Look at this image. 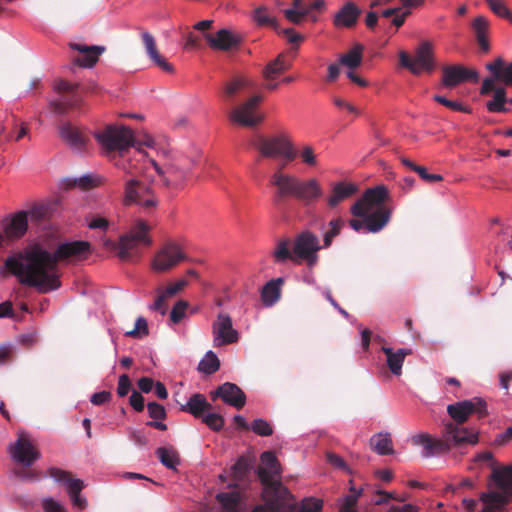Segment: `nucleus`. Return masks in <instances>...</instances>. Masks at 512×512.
Returning <instances> with one entry per match:
<instances>
[{"instance_id": "nucleus-3", "label": "nucleus", "mask_w": 512, "mask_h": 512, "mask_svg": "<svg viewBox=\"0 0 512 512\" xmlns=\"http://www.w3.org/2000/svg\"><path fill=\"white\" fill-rule=\"evenodd\" d=\"M388 198L389 191L384 185L367 189L350 208L353 216L364 220L351 219L350 227L357 232L363 227L372 233L381 231L390 220L391 211L385 205Z\"/></svg>"}, {"instance_id": "nucleus-62", "label": "nucleus", "mask_w": 512, "mask_h": 512, "mask_svg": "<svg viewBox=\"0 0 512 512\" xmlns=\"http://www.w3.org/2000/svg\"><path fill=\"white\" fill-rule=\"evenodd\" d=\"M131 389V381L127 374H122L118 379L117 394L119 397H124Z\"/></svg>"}, {"instance_id": "nucleus-16", "label": "nucleus", "mask_w": 512, "mask_h": 512, "mask_svg": "<svg viewBox=\"0 0 512 512\" xmlns=\"http://www.w3.org/2000/svg\"><path fill=\"white\" fill-rule=\"evenodd\" d=\"M77 89L78 85L76 84L63 80L59 81L55 85V90L62 94V96L61 99L50 102L52 110L58 114H65L69 109L78 107L81 102V98Z\"/></svg>"}, {"instance_id": "nucleus-57", "label": "nucleus", "mask_w": 512, "mask_h": 512, "mask_svg": "<svg viewBox=\"0 0 512 512\" xmlns=\"http://www.w3.org/2000/svg\"><path fill=\"white\" fill-rule=\"evenodd\" d=\"M50 212V208L45 204L34 205L29 211H27V217L30 216L32 219L39 221L45 219Z\"/></svg>"}, {"instance_id": "nucleus-6", "label": "nucleus", "mask_w": 512, "mask_h": 512, "mask_svg": "<svg viewBox=\"0 0 512 512\" xmlns=\"http://www.w3.org/2000/svg\"><path fill=\"white\" fill-rule=\"evenodd\" d=\"M150 229L146 222L139 220L128 234L120 237L118 243L112 240H105L104 247L117 251V255L122 261H133L140 256V246L149 247L152 244V240L148 235Z\"/></svg>"}, {"instance_id": "nucleus-15", "label": "nucleus", "mask_w": 512, "mask_h": 512, "mask_svg": "<svg viewBox=\"0 0 512 512\" xmlns=\"http://www.w3.org/2000/svg\"><path fill=\"white\" fill-rule=\"evenodd\" d=\"M185 259L186 256L181 251L180 246L169 242L155 254L152 260V269L158 273L166 272L176 267Z\"/></svg>"}, {"instance_id": "nucleus-19", "label": "nucleus", "mask_w": 512, "mask_h": 512, "mask_svg": "<svg viewBox=\"0 0 512 512\" xmlns=\"http://www.w3.org/2000/svg\"><path fill=\"white\" fill-rule=\"evenodd\" d=\"M276 488H263L261 496L265 505L256 506L252 512H284L286 502L292 498V495H284L282 492L275 491Z\"/></svg>"}, {"instance_id": "nucleus-28", "label": "nucleus", "mask_w": 512, "mask_h": 512, "mask_svg": "<svg viewBox=\"0 0 512 512\" xmlns=\"http://www.w3.org/2000/svg\"><path fill=\"white\" fill-rule=\"evenodd\" d=\"M48 474L57 482L66 485L69 497L80 494L84 488V482L81 479L73 478L72 474L68 471L52 467L48 470Z\"/></svg>"}, {"instance_id": "nucleus-43", "label": "nucleus", "mask_w": 512, "mask_h": 512, "mask_svg": "<svg viewBox=\"0 0 512 512\" xmlns=\"http://www.w3.org/2000/svg\"><path fill=\"white\" fill-rule=\"evenodd\" d=\"M363 49L361 44H356L349 52L341 56L340 63L350 69L357 68L362 61Z\"/></svg>"}, {"instance_id": "nucleus-9", "label": "nucleus", "mask_w": 512, "mask_h": 512, "mask_svg": "<svg viewBox=\"0 0 512 512\" xmlns=\"http://www.w3.org/2000/svg\"><path fill=\"white\" fill-rule=\"evenodd\" d=\"M399 57L401 65L414 75H419L423 71L431 73L435 69L433 44L429 40H424L419 44L413 58L406 52H401Z\"/></svg>"}, {"instance_id": "nucleus-14", "label": "nucleus", "mask_w": 512, "mask_h": 512, "mask_svg": "<svg viewBox=\"0 0 512 512\" xmlns=\"http://www.w3.org/2000/svg\"><path fill=\"white\" fill-rule=\"evenodd\" d=\"M118 156V158H113L114 165L119 170L124 172V177L134 176L139 178L144 169L147 167V164H150L151 160L148 159L147 154L139 148H135L133 152L128 149V151L123 153V155Z\"/></svg>"}, {"instance_id": "nucleus-55", "label": "nucleus", "mask_w": 512, "mask_h": 512, "mask_svg": "<svg viewBox=\"0 0 512 512\" xmlns=\"http://www.w3.org/2000/svg\"><path fill=\"white\" fill-rule=\"evenodd\" d=\"M188 307V302L179 300L176 302L170 313V320L172 323H179L185 316V311Z\"/></svg>"}, {"instance_id": "nucleus-49", "label": "nucleus", "mask_w": 512, "mask_h": 512, "mask_svg": "<svg viewBox=\"0 0 512 512\" xmlns=\"http://www.w3.org/2000/svg\"><path fill=\"white\" fill-rule=\"evenodd\" d=\"M149 334L148 324L144 317H138L134 329L125 332L126 337L141 339Z\"/></svg>"}, {"instance_id": "nucleus-54", "label": "nucleus", "mask_w": 512, "mask_h": 512, "mask_svg": "<svg viewBox=\"0 0 512 512\" xmlns=\"http://www.w3.org/2000/svg\"><path fill=\"white\" fill-rule=\"evenodd\" d=\"M433 99L437 103L447 107L448 109H450L452 111L464 112V113H469L470 112V110L467 107H464L461 103H459L457 101L449 100V99H447L444 96L435 95L433 97Z\"/></svg>"}, {"instance_id": "nucleus-36", "label": "nucleus", "mask_w": 512, "mask_h": 512, "mask_svg": "<svg viewBox=\"0 0 512 512\" xmlns=\"http://www.w3.org/2000/svg\"><path fill=\"white\" fill-rule=\"evenodd\" d=\"M372 449L379 455L394 453L392 439L389 433H378L370 439Z\"/></svg>"}, {"instance_id": "nucleus-4", "label": "nucleus", "mask_w": 512, "mask_h": 512, "mask_svg": "<svg viewBox=\"0 0 512 512\" xmlns=\"http://www.w3.org/2000/svg\"><path fill=\"white\" fill-rule=\"evenodd\" d=\"M415 445L424 446L425 457L447 453L453 448L476 445L479 442L478 431L473 428L460 427L456 424H444L441 439H433L428 434H418L412 439Z\"/></svg>"}, {"instance_id": "nucleus-53", "label": "nucleus", "mask_w": 512, "mask_h": 512, "mask_svg": "<svg viewBox=\"0 0 512 512\" xmlns=\"http://www.w3.org/2000/svg\"><path fill=\"white\" fill-rule=\"evenodd\" d=\"M249 470V464L246 458L240 457L231 467V474L235 480H242Z\"/></svg>"}, {"instance_id": "nucleus-34", "label": "nucleus", "mask_w": 512, "mask_h": 512, "mask_svg": "<svg viewBox=\"0 0 512 512\" xmlns=\"http://www.w3.org/2000/svg\"><path fill=\"white\" fill-rule=\"evenodd\" d=\"M250 87H252V82L248 78L237 76L224 84L223 96L227 101H232L242 91Z\"/></svg>"}, {"instance_id": "nucleus-61", "label": "nucleus", "mask_w": 512, "mask_h": 512, "mask_svg": "<svg viewBox=\"0 0 512 512\" xmlns=\"http://www.w3.org/2000/svg\"><path fill=\"white\" fill-rule=\"evenodd\" d=\"M412 8H403L401 7V12H396L392 18L390 19V24L395 26L397 29L400 28L404 23L407 17H409L412 12Z\"/></svg>"}, {"instance_id": "nucleus-17", "label": "nucleus", "mask_w": 512, "mask_h": 512, "mask_svg": "<svg viewBox=\"0 0 512 512\" xmlns=\"http://www.w3.org/2000/svg\"><path fill=\"white\" fill-rule=\"evenodd\" d=\"M212 334L214 347L235 343L239 338L238 332L233 328L231 317L222 312L212 324Z\"/></svg>"}, {"instance_id": "nucleus-59", "label": "nucleus", "mask_w": 512, "mask_h": 512, "mask_svg": "<svg viewBox=\"0 0 512 512\" xmlns=\"http://www.w3.org/2000/svg\"><path fill=\"white\" fill-rule=\"evenodd\" d=\"M70 186H79L82 189H90L98 185V179L90 175H84L78 179H74Z\"/></svg>"}, {"instance_id": "nucleus-33", "label": "nucleus", "mask_w": 512, "mask_h": 512, "mask_svg": "<svg viewBox=\"0 0 512 512\" xmlns=\"http://www.w3.org/2000/svg\"><path fill=\"white\" fill-rule=\"evenodd\" d=\"M212 409V405L206 400L205 396L200 393L193 394L188 402L181 407L182 411L189 412L196 418L203 417L204 412Z\"/></svg>"}, {"instance_id": "nucleus-25", "label": "nucleus", "mask_w": 512, "mask_h": 512, "mask_svg": "<svg viewBox=\"0 0 512 512\" xmlns=\"http://www.w3.org/2000/svg\"><path fill=\"white\" fill-rule=\"evenodd\" d=\"M142 42L145 47L146 53L154 64L161 70L167 73H173L174 67L170 64L158 51L156 41L149 32H143L141 34Z\"/></svg>"}, {"instance_id": "nucleus-41", "label": "nucleus", "mask_w": 512, "mask_h": 512, "mask_svg": "<svg viewBox=\"0 0 512 512\" xmlns=\"http://www.w3.org/2000/svg\"><path fill=\"white\" fill-rule=\"evenodd\" d=\"M289 512H321L322 501L313 497L304 498L300 503L286 504Z\"/></svg>"}, {"instance_id": "nucleus-40", "label": "nucleus", "mask_w": 512, "mask_h": 512, "mask_svg": "<svg viewBox=\"0 0 512 512\" xmlns=\"http://www.w3.org/2000/svg\"><path fill=\"white\" fill-rule=\"evenodd\" d=\"M492 479L499 489L512 496V468L506 467L502 471L494 470Z\"/></svg>"}, {"instance_id": "nucleus-22", "label": "nucleus", "mask_w": 512, "mask_h": 512, "mask_svg": "<svg viewBox=\"0 0 512 512\" xmlns=\"http://www.w3.org/2000/svg\"><path fill=\"white\" fill-rule=\"evenodd\" d=\"M10 452L12 458L24 465L29 467L34 461L40 457V453L35 449L31 442L24 436H20L16 443L11 446Z\"/></svg>"}, {"instance_id": "nucleus-37", "label": "nucleus", "mask_w": 512, "mask_h": 512, "mask_svg": "<svg viewBox=\"0 0 512 512\" xmlns=\"http://www.w3.org/2000/svg\"><path fill=\"white\" fill-rule=\"evenodd\" d=\"M493 94V100L487 102L486 107L489 112L492 113H505L508 111V108L505 107V103L508 102L509 99L506 98V89L504 87H496L494 84V90L491 91Z\"/></svg>"}, {"instance_id": "nucleus-24", "label": "nucleus", "mask_w": 512, "mask_h": 512, "mask_svg": "<svg viewBox=\"0 0 512 512\" xmlns=\"http://www.w3.org/2000/svg\"><path fill=\"white\" fill-rule=\"evenodd\" d=\"M70 47L80 53V56L74 60V63L85 68L93 67L97 63L99 56L105 51L103 46H87L79 43H72Z\"/></svg>"}, {"instance_id": "nucleus-7", "label": "nucleus", "mask_w": 512, "mask_h": 512, "mask_svg": "<svg viewBox=\"0 0 512 512\" xmlns=\"http://www.w3.org/2000/svg\"><path fill=\"white\" fill-rule=\"evenodd\" d=\"M103 153L115 158L116 154L123 155L128 149L135 147V138L131 129L125 126L108 125L94 134Z\"/></svg>"}, {"instance_id": "nucleus-1", "label": "nucleus", "mask_w": 512, "mask_h": 512, "mask_svg": "<svg viewBox=\"0 0 512 512\" xmlns=\"http://www.w3.org/2000/svg\"><path fill=\"white\" fill-rule=\"evenodd\" d=\"M91 253L87 241L64 242L50 252L40 245H34L23 253L8 257L5 267L23 285L35 288L39 293H48L61 286L59 262H77L86 259Z\"/></svg>"}, {"instance_id": "nucleus-60", "label": "nucleus", "mask_w": 512, "mask_h": 512, "mask_svg": "<svg viewBox=\"0 0 512 512\" xmlns=\"http://www.w3.org/2000/svg\"><path fill=\"white\" fill-rule=\"evenodd\" d=\"M414 172H416L421 179L428 183L440 182L443 180L442 175L429 173L424 166L419 165L418 167L414 168Z\"/></svg>"}, {"instance_id": "nucleus-11", "label": "nucleus", "mask_w": 512, "mask_h": 512, "mask_svg": "<svg viewBox=\"0 0 512 512\" xmlns=\"http://www.w3.org/2000/svg\"><path fill=\"white\" fill-rule=\"evenodd\" d=\"M491 76L486 77L480 89L481 95H488L494 90V84L499 83L512 87V61L507 63L502 57H497L485 65Z\"/></svg>"}, {"instance_id": "nucleus-20", "label": "nucleus", "mask_w": 512, "mask_h": 512, "mask_svg": "<svg viewBox=\"0 0 512 512\" xmlns=\"http://www.w3.org/2000/svg\"><path fill=\"white\" fill-rule=\"evenodd\" d=\"M150 165H152L157 173L162 176L163 184L166 187H179L184 181L190 167L179 163H172L168 165L165 170L158 166V164L154 160H150Z\"/></svg>"}, {"instance_id": "nucleus-35", "label": "nucleus", "mask_w": 512, "mask_h": 512, "mask_svg": "<svg viewBox=\"0 0 512 512\" xmlns=\"http://www.w3.org/2000/svg\"><path fill=\"white\" fill-rule=\"evenodd\" d=\"M291 67V64L285 60L283 53L279 54L274 60L267 63L263 69V78L265 80H274Z\"/></svg>"}, {"instance_id": "nucleus-30", "label": "nucleus", "mask_w": 512, "mask_h": 512, "mask_svg": "<svg viewBox=\"0 0 512 512\" xmlns=\"http://www.w3.org/2000/svg\"><path fill=\"white\" fill-rule=\"evenodd\" d=\"M27 213L20 211L16 213L4 226L5 236L9 239H18L27 231Z\"/></svg>"}, {"instance_id": "nucleus-21", "label": "nucleus", "mask_w": 512, "mask_h": 512, "mask_svg": "<svg viewBox=\"0 0 512 512\" xmlns=\"http://www.w3.org/2000/svg\"><path fill=\"white\" fill-rule=\"evenodd\" d=\"M205 40L208 46L214 50L230 51L238 48L241 38L230 30L223 28L215 34L205 33Z\"/></svg>"}, {"instance_id": "nucleus-32", "label": "nucleus", "mask_w": 512, "mask_h": 512, "mask_svg": "<svg viewBox=\"0 0 512 512\" xmlns=\"http://www.w3.org/2000/svg\"><path fill=\"white\" fill-rule=\"evenodd\" d=\"M490 22L484 16H477L471 23V28L474 32L476 41L480 49L487 53L490 50V43L488 40Z\"/></svg>"}, {"instance_id": "nucleus-52", "label": "nucleus", "mask_w": 512, "mask_h": 512, "mask_svg": "<svg viewBox=\"0 0 512 512\" xmlns=\"http://www.w3.org/2000/svg\"><path fill=\"white\" fill-rule=\"evenodd\" d=\"M203 423H205L211 430L220 431L225 423L223 416L217 413H208L202 417Z\"/></svg>"}, {"instance_id": "nucleus-45", "label": "nucleus", "mask_w": 512, "mask_h": 512, "mask_svg": "<svg viewBox=\"0 0 512 512\" xmlns=\"http://www.w3.org/2000/svg\"><path fill=\"white\" fill-rule=\"evenodd\" d=\"M329 229L323 234V248L331 246L333 239L338 236L345 226V222L342 218L332 219L328 223Z\"/></svg>"}, {"instance_id": "nucleus-58", "label": "nucleus", "mask_w": 512, "mask_h": 512, "mask_svg": "<svg viewBox=\"0 0 512 512\" xmlns=\"http://www.w3.org/2000/svg\"><path fill=\"white\" fill-rule=\"evenodd\" d=\"M149 416L156 420H163L166 418V411L164 406L156 402H149L147 404Z\"/></svg>"}, {"instance_id": "nucleus-8", "label": "nucleus", "mask_w": 512, "mask_h": 512, "mask_svg": "<svg viewBox=\"0 0 512 512\" xmlns=\"http://www.w3.org/2000/svg\"><path fill=\"white\" fill-rule=\"evenodd\" d=\"M123 203L126 206L137 204L145 211H151L156 208L158 199L153 190L145 185L137 177H123Z\"/></svg>"}, {"instance_id": "nucleus-63", "label": "nucleus", "mask_w": 512, "mask_h": 512, "mask_svg": "<svg viewBox=\"0 0 512 512\" xmlns=\"http://www.w3.org/2000/svg\"><path fill=\"white\" fill-rule=\"evenodd\" d=\"M129 403H130L131 407L137 412H141L144 410V407H145L144 397L141 395V393H139L137 391L132 392V394L129 398Z\"/></svg>"}, {"instance_id": "nucleus-26", "label": "nucleus", "mask_w": 512, "mask_h": 512, "mask_svg": "<svg viewBox=\"0 0 512 512\" xmlns=\"http://www.w3.org/2000/svg\"><path fill=\"white\" fill-rule=\"evenodd\" d=\"M357 191L358 187L354 183L345 181L334 183L331 188V193L326 200L328 207H337L341 202L356 194Z\"/></svg>"}, {"instance_id": "nucleus-56", "label": "nucleus", "mask_w": 512, "mask_h": 512, "mask_svg": "<svg viewBox=\"0 0 512 512\" xmlns=\"http://www.w3.org/2000/svg\"><path fill=\"white\" fill-rule=\"evenodd\" d=\"M285 18L293 24H300L303 19L309 15V9H285L283 11Z\"/></svg>"}, {"instance_id": "nucleus-13", "label": "nucleus", "mask_w": 512, "mask_h": 512, "mask_svg": "<svg viewBox=\"0 0 512 512\" xmlns=\"http://www.w3.org/2000/svg\"><path fill=\"white\" fill-rule=\"evenodd\" d=\"M262 466L258 467L257 474L263 488L273 487L278 488L284 495H290V491L282 485L279 480H274V477L281 475V467L278 459L271 451H266L261 454ZM278 491V489H275Z\"/></svg>"}, {"instance_id": "nucleus-5", "label": "nucleus", "mask_w": 512, "mask_h": 512, "mask_svg": "<svg viewBox=\"0 0 512 512\" xmlns=\"http://www.w3.org/2000/svg\"><path fill=\"white\" fill-rule=\"evenodd\" d=\"M323 247L318 237L311 231L299 233L293 241L289 238L277 242L273 257L275 262L284 263L288 260L300 264L305 261L307 266L312 268L318 262V251Z\"/></svg>"}, {"instance_id": "nucleus-50", "label": "nucleus", "mask_w": 512, "mask_h": 512, "mask_svg": "<svg viewBox=\"0 0 512 512\" xmlns=\"http://www.w3.org/2000/svg\"><path fill=\"white\" fill-rule=\"evenodd\" d=\"M250 429L259 436H270L273 434V428L271 424L262 418L253 420L250 425Z\"/></svg>"}, {"instance_id": "nucleus-46", "label": "nucleus", "mask_w": 512, "mask_h": 512, "mask_svg": "<svg viewBox=\"0 0 512 512\" xmlns=\"http://www.w3.org/2000/svg\"><path fill=\"white\" fill-rule=\"evenodd\" d=\"M216 499L222 505L225 512H237L239 502V494L237 492L218 493Z\"/></svg>"}, {"instance_id": "nucleus-27", "label": "nucleus", "mask_w": 512, "mask_h": 512, "mask_svg": "<svg viewBox=\"0 0 512 512\" xmlns=\"http://www.w3.org/2000/svg\"><path fill=\"white\" fill-rule=\"evenodd\" d=\"M220 398L224 403L241 409L246 403V395L242 389L234 383L225 382L219 386Z\"/></svg>"}, {"instance_id": "nucleus-47", "label": "nucleus", "mask_w": 512, "mask_h": 512, "mask_svg": "<svg viewBox=\"0 0 512 512\" xmlns=\"http://www.w3.org/2000/svg\"><path fill=\"white\" fill-rule=\"evenodd\" d=\"M220 367V361L216 354L212 351L206 353L205 358L200 361L198 369L205 374H213Z\"/></svg>"}, {"instance_id": "nucleus-12", "label": "nucleus", "mask_w": 512, "mask_h": 512, "mask_svg": "<svg viewBox=\"0 0 512 512\" xmlns=\"http://www.w3.org/2000/svg\"><path fill=\"white\" fill-rule=\"evenodd\" d=\"M263 101L262 95H254L235 107L229 113V120L244 127H255L264 120L259 112V105Z\"/></svg>"}, {"instance_id": "nucleus-18", "label": "nucleus", "mask_w": 512, "mask_h": 512, "mask_svg": "<svg viewBox=\"0 0 512 512\" xmlns=\"http://www.w3.org/2000/svg\"><path fill=\"white\" fill-rule=\"evenodd\" d=\"M479 73L463 65H446L442 67L441 83L446 88H454L464 82H478Z\"/></svg>"}, {"instance_id": "nucleus-42", "label": "nucleus", "mask_w": 512, "mask_h": 512, "mask_svg": "<svg viewBox=\"0 0 512 512\" xmlns=\"http://www.w3.org/2000/svg\"><path fill=\"white\" fill-rule=\"evenodd\" d=\"M160 462L168 469L175 470L180 463L178 452L174 448L159 447L156 450Z\"/></svg>"}, {"instance_id": "nucleus-10", "label": "nucleus", "mask_w": 512, "mask_h": 512, "mask_svg": "<svg viewBox=\"0 0 512 512\" xmlns=\"http://www.w3.org/2000/svg\"><path fill=\"white\" fill-rule=\"evenodd\" d=\"M447 413L453 421H449L446 424H456L457 426L464 427L463 424L470 415L476 414L481 419L487 416L488 411L486 402L482 398L474 397L448 405Z\"/></svg>"}, {"instance_id": "nucleus-48", "label": "nucleus", "mask_w": 512, "mask_h": 512, "mask_svg": "<svg viewBox=\"0 0 512 512\" xmlns=\"http://www.w3.org/2000/svg\"><path fill=\"white\" fill-rule=\"evenodd\" d=\"M485 2L495 15L507 19L512 23V12L503 0H485Z\"/></svg>"}, {"instance_id": "nucleus-29", "label": "nucleus", "mask_w": 512, "mask_h": 512, "mask_svg": "<svg viewBox=\"0 0 512 512\" xmlns=\"http://www.w3.org/2000/svg\"><path fill=\"white\" fill-rule=\"evenodd\" d=\"M361 14V10L353 3H345L335 14L333 24L336 27L351 28L356 23Z\"/></svg>"}, {"instance_id": "nucleus-39", "label": "nucleus", "mask_w": 512, "mask_h": 512, "mask_svg": "<svg viewBox=\"0 0 512 512\" xmlns=\"http://www.w3.org/2000/svg\"><path fill=\"white\" fill-rule=\"evenodd\" d=\"M282 279L271 280L265 284L261 292V299L266 306L273 305L280 297V284Z\"/></svg>"}, {"instance_id": "nucleus-31", "label": "nucleus", "mask_w": 512, "mask_h": 512, "mask_svg": "<svg viewBox=\"0 0 512 512\" xmlns=\"http://www.w3.org/2000/svg\"><path fill=\"white\" fill-rule=\"evenodd\" d=\"M381 350L386 355L387 365L391 373L400 376L406 356L412 353L411 349L401 348L394 352L392 348L383 346Z\"/></svg>"}, {"instance_id": "nucleus-44", "label": "nucleus", "mask_w": 512, "mask_h": 512, "mask_svg": "<svg viewBox=\"0 0 512 512\" xmlns=\"http://www.w3.org/2000/svg\"><path fill=\"white\" fill-rule=\"evenodd\" d=\"M253 19L259 26H270L278 31L279 25L276 18L269 15L268 8L265 6H259L254 10Z\"/></svg>"}, {"instance_id": "nucleus-2", "label": "nucleus", "mask_w": 512, "mask_h": 512, "mask_svg": "<svg viewBox=\"0 0 512 512\" xmlns=\"http://www.w3.org/2000/svg\"><path fill=\"white\" fill-rule=\"evenodd\" d=\"M255 148L266 158H283L277 170L271 175L270 183L275 186L274 203L280 205L287 198H294L306 206L319 200L323 190L315 178L302 179L296 175L284 173L287 162L297 157L293 144L284 135L273 137H258L254 142Z\"/></svg>"}, {"instance_id": "nucleus-38", "label": "nucleus", "mask_w": 512, "mask_h": 512, "mask_svg": "<svg viewBox=\"0 0 512 512\" xmlns=\"http://www.w3.org/2000/svg\"><path fill=\"white\" fill-rule=\"evenodd\" d=\"M501 492H488V493H482L481 495V501L483 504L490 509H497L501 508L503 505H505L510 498H512L511 495L505 493L502 489H500Z\"/></svg>"}, {"instance_id": "nucleus-23", "label": "nucleus", "mask_w": 512, "mask_h": 512, "mask_svg": "<svg viewBox=\"0 0 512 512\" xmlns=\"http://www.w3.org/2000/svg\"><path fill=\"white\" fill-rule=\"evenodd\" d=\"M59 134L63 141H65L72 149L77 151L85 150L88 136L78 127L69 122H65L60 125Z\"/></svg>"}, {"instance_id": "nucleus-64", "label": "nucleus", "mask_w": 512, "mask_h": 512, "mask_svg": "<svg viewBox=\"0 0 512 512\" xmlns=\"http://www.w3.org/2000/svg\"><path fill=\"white\" fill-rule=\"evenodd\" d=\"M43 509L45 512H65V508L52 498L43 501Z\"/></svg>"}, {"instance_id": "nucleus-51", "label": "nucleus", "mask_w": 512, "mask_h": 512, "mask_svg": "<svg viewBox=\"0 0 512 512\" xmlns=\"http://www.w3.org/2000/svg\"><path fill=\"white\" fill-rule=\"evenodd\" d=\"M297 156H299L304 164L310 167H314L317 165V156L312 146L305 145L298 152Z\"/></svg>"}]
</instances>
